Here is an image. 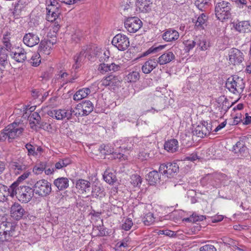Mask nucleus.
I'll return each instance as SVG.
<instances>
[{
	"mask_svg": "<svg viewBox=\"0 0 251 251\" xmlns=\"http://www.w3.org/2000/svg\"><path fill=\"white\" fill-rule=\"evenodd\" d=\"M234 29L240 33H249L251 32V22L250 21H237L233 23Z\"/></svg>",
	"mask_w": 251,
	"mask_h": 251,
	"instance_id": "obj_14",
	"label": "nucleus"
},
{
	"mask_svg": "<svg viewBox=\"0 0 251 251\" xmlns=\"http://www.w3.org/2000/svg\"><path fill=\"white\" fill-rule=\"evenodd\" d=\"M49 42L50 44V41H48L46 40L40 41V45L38 50V51L46 54H49L50 53V47L48 45Z\"/></svg>",
	"mask_w": 251,
	"mask_h": 251,
	"instance_id": "obj_37",
	"label": "nucleus"
},
{
	"mask_svg": "<svg viewBox=\"0 0 251 251\" xmlns=\"http://www.w3.org/2000/svg\"><path fill=\"white\" fill-rule=\"evenodd\" d=\"M58 75L59 76L57 78L58 79H61L62 81H64L66 84V80H67V77L69 76V74L66 72H63V71H60Z\"/></svg>",
	"mask_w": 251,
	"mask_h": 251,
	"instance_id": "obj_64",
	"label": "nucleus"
},
{
	"mask_svg": "<svg viewBox=\"0 0 251 251\" xmlns=\"http://www.w3.org/2000/svg\"><path fill=\"white\" fill-rule=\"evenodd\" d=\"M229 62L233 65H239L244 60L243 53L238 49L232 48L228 53Z\"/></svg>",
	"mask_w": 251,
	"mask_h": 251,
	"instance_id": "obj_13",
	"label": "nucleus"
},
{
	"mask_svg": "<svg viewBox=\"0 0 251 251\" xmlns=\"http://www.w3.org/2000/svg\"><path fill=\"white\" fill-rule=\"evenodd\" d=\"M11 166L15 171H17L18 174L22 171H25L26 169V166L20 160L13 161L11 162Z\"/></svg>",
	"mask_w": 251,
	"mask_h": 251,
	"instance_id": "obj_39",
	"label": "nucleus"
},
{
	"mask_svg": "<svg viewBox=\"0 0 251 251\" xmlns=\"http://www.w3.org/2000/svg\"><path fill=\"white\" fill-rule=\"evenodd\" d=\"M220 175L218 174H207L202 178V180H209V183H211L212 185H214V183L212 182V180H215L217 179H219Z\"/></svg>",
	"mask_w": 251,
	"mask_h": 251,
	"instance_id": "obj_52",
	"label": "nucleus"
},
{
	"mask_svg": "<svg viewBox=\"0 0 251 251\" xmlns=\"http://www.w3.org/2000/svg\"><path fill=\"white\" fill-rule=\"evenodd\" d=\"M24 128L20 123L14 122L8 126L0 133V140L4 141L6 138L13 140L19 137L23 132Z\"/></svg>",
	"mask_w": 251,
	"mask_h": 251,
	"instance_id": "obj_4",
	"label": "nucleus"
},
{
	"mask_svg": "<svg viewBox=\"0 0 251 251\" xmlns=\"http://www.w3.org/2000/svg\"><path fill=\"white\" fill-rule=\"evenodd\" d=\"M25 5V0H19L15 4L14 11H20Z\"/></svg>",
	"mask_w": 251,
	"mask_h": 251,
	"instance_id": "obj_60",
	"label": "nucleus"
},
{
	"mask_svg": "<svg viewBox=\"0 0 251 251\" xmlns=\"http://www.w3.org/2000/svg\"><path fill=\"white\" fill-rule=\"evenodd\" d=\"M247 148L245 145V142L243 140L238 141L232 148V151L238 156L245 157L247 153Z\"/></svg>",
	"mask_w": 251,
	"mask_h": 251,
	"instance_id": "obj_23",
	"label": "nucleus"
},
{
	"mask_svg": "<svg viewBox=\"0 0 251 251\" xmlns=\"http://www.w3.org/2000/svg\"><path fill=\"white\" fill-rule=\"evenodd\" d=\"M26 149L27 150V154L28 155L36 156L38 152L36 151V148L30 144H26L25 146Z\"/></svg>",
	"mask_w": 251,
	"mask_h": 251,
	"instance_id": "obj_53",
	"label": "nucleus"
},
{
	"mask_svg": "<svg viewBox=\"0 0 251 251\" xmlns=\"http://www.w3.org/2000/svg\"><path fill=\"white\" fill-rule=\"evenodd\" d=\"M210 3V0H196L195 4L201 11H203Z\"/></svg>",
	"mask_w": 251,
	"mask_h": 251,
	"instance_id": "obj_44",
	"label": "nucleus"
},
{
	"mask_svg": "<svg viewBox=\"0 0 251 251\" xmlns=\"http://www.w3.org/2000/svg\"><path fill=\"white\" fill-rule=\"evenodd\" d=\"M11 33L10 32H6L3 35L2 38V43L4 45V48L9 52L13 50L14 47L12 46L11 42Z\"/></svg>",
	"mask_w": 251,
	"mask_h": 251,
	"instance_id": "obj_36",
	"label": "nucleus"
},
{
	"mask_svg": "<svg viewBox=\"0 0 251 251\" xmlns=\"http://www.w3.org/2000/svg\"><path fill=\"white\" fill-rule=\"evenodd\" d=\"M205 219V217L203 215H198L196 213H193L190 217L189 220L191 222H197L198 221H202Z\"/></svg>",
	"mask_w": 251,
	"mask_h": 251,
	"instance_id": "obj_57",
	"label": "nucleus"
},
{
	"mask_svg": "<svg viewBox=\"0 0 251 251\" xmlns=\"http://www.w3.org/2000/svg\"><path fill=\"white\" fill-rule=\"evenodd\" d=\"M142 25V21L136 17L128 18L125 22V26L130 33L137 32L141 28Z\"/></svg>",
	"mask_w": 251,
	"mask_h": 251,
	"instance_id": "obj_11",
	"label": "nucleus"
},
{
	"mask_svg": "<svg viewBox=\"0 0 251 251\" xmlns=\"http://www.w3.org/2000/svg\"><path fill=\"white\" fill-rule=\"evenodd\" d=\"M86 58L84 51L82 49L81 51L74 56L75 63L73 65V68L75 69H78Z\"/></svg>",
	"mask_w": 251,
	"mask_h": 251,
	"instance_id": "obj_29",
	"label": "nucleus"
},
{
	"mask_svg": "<svg viewBox=\"0 0 251 251\" xmlns=\"http://www.w3.org/2000/svg\"><path fill=\"white\" fill-rule=\"evenodd\" d=\"M47 167L46 162H40L36 164L33 168V172L36 175L41 174Z\"/></svg>",
	"mask_w": 251,
	"mask_h": 251,
	"instance_id": "obj_42",
	"label": "nucleus"
},
{
	"mask_svg": "<svg viewBox=\"0 0 251 251\" xmlns=\"http://www.w3.org/2000/svg\"><path fill=\"white\" fill-rule=\"evenodd\" d=\"M88 60H92L95 57H99L101 53V49L94 45L84 46L82 48Z\"/></svg>",
	"mask_w": 251,
	"mask_h": 251,
	"instance_id": "obj_15",
	"label": "nucleus"
},
{
	"mask_svg": "<svg viewBox=\"0 0 251 251\" xmlns=\"http://www.w3.org/2000/svg\"><path fill=\"white\" fill-rule=\"evenodd\" d=\"M158 64L157 59L150 58L143 64L141 70L144 74H149L157 67Z\"/></svg>",
	"mask_w": 251,
	"mask_h": 251,
	"instance_id": "obj_20",
	"label": "nucleus"
},
{
	"mask_svg": "<svg viewBox=\"0 0 251 251\" xmlns=\"http://www.w3.org/2000/svg\"><path fill=\"white\" fill-rule=\"evenodd\" d=\"M200 251H217V249L213 245L207 244L201 247Z\"/></svg>",
	"mask_w": 251,
	"mask_h": 251,
	"instance_id": "obj_62",
	"label": "nucleus"
},
{
	"mask_svg": "<svg viewBox=\"0 0 251 251\" xmlns=\"http://www.w3.org/2000/svg\"><path fill=\"white\" fill-rule=\"evenodd\" d=\"M199 43L197 44L198 47L201 50H206L209 47V43L207 42L206 39L202 37H198Z\"/></svg>",
	"mask_w": 251,
	"mask_h": 251,
	"instance_id": "obj_45",
	"label": "nucleus"
},
{
	"mask_svg": "<svg viewBox=\"0 0 251 251\" xmlns=\"http://www.w3.org/2000/svg\"><path fill=\"white\" fill-rule=\"evenodd\" d=\"M112 44L119 50H125L129 46L128 38L123 34H118L114 37Z\"/></svg>",
	"mask_w": 251,
	"mask_h": 251,
	"instance_id": "obj_9",
	"label": "nucleus"
},
{
	"mask_svg": "<svg viewBox=\"0 0 251 251\" xmlns=\"http://www.w3.org/2000/svg\"><path fill=\"white\" fill-rule=\"evenodd\" d=\"M31 172L29 171H26L23 174L20 176L17 179V180L14 182H17V184L20 185V182L25 180L30 175Z\"/></svg>",
	"mask_w": 251,
	"mask_h": 251,
	"instance_id": "obj_61",
	"label": "nucleus"
},
{
	"mask_svg": "<svg viewBox=\"0 0 251 251\" xmlns=\"http://www.w3.org/2000/svg\"><path fill=\"white\" fill-rule=\"evenodd\" d=\"M24 128L20 123L14 122L8 126L0 133V140L4 141L6 138L13 140L19 137L23 132Z\"/></svg>",
	"mask_w": 251,
	"mask_h": 251,
	"instance_id": "obj_3",
	"label": "nucleus"
},
{
	"mask_svg": "<svg viewBox=\"0 0 251 251\" xmlns=\"http://www.w3.org/2000/svg\"><path fill=\"white\" fill-rule=\"evenodd\" d=\"M98 70L102 74L109 72L110 71L109 64L101 63L99 66Z\"/></svg>",
	"mask_w": 251,
	"mask_h": 251,
	"instance_id": "obj_59",
	"label": "nucleus"
},
{
	"mask_svg": "<svg viewBox=\"0 0 251 251\" xmlns=\"http://www.w3.org/2000/svg\"><path fill=\"white\" fill-rule=\"evenodd\" d=\"M30 63L34 67H37L40 65L41 59L39 53H35L32 56L30 60Z\"/></svg>",
	"mask_w": 251,
	"mask_h": 251,
	"instance_id": "obj_50",
	"label": "nucleus"
},
{
	"mask_svg": "<svg viewBox=\"0 0 251 251\" xmlns=\"http://www.w3.org/2000/svg\"><path fill=\"white\" fill-rule=\"evenodd\" d=\"M23 41L27 46L32 47L40 42V38L37 34L30 32L24 35Z\"/></svg>",
	"mask_w": 251,
	"mask_h": 251,
	"instance_id": "obj_19",
	"label": "nucleus"
},
{
	"mask_svg": "<svg viewBox=\"0 0 251 251\" xmlns=\"http://www.w3.org/2000/svg\"><path fill=\"white\" fill-rule=\"evenodd\" d=\"M11 185L8 187L7 186L0 183V202L4 201L6 197H11Z\"/></svg>",
	"mask_w": 251,
	"mask_h": 251,
	"instance_id": "obj_31",
	"label": "nucleus"
},
{
	"mask_svg": "<svg viewBox=\"0 0 251 251\" xmlns=\"http://www.w3.org/2000/svg\"><path fill=\"white\" fill-rule=\"evenodd\" d=\"M9 55L18 63H23L26 59V52L22 48H15V50L9 52Z\"/></svg>",
	"mask_w": 251,
	"mask_h": 251,
	"instance_id": "obj_16",
	"label": "nucleus"
},
{
	"mask_svg": "<svg viewBox=\"0 0 251 251\" xmlns=\"http://www.w3.org/2000/svg\"><path fill=\"white\" fill-rule=\"evenodd\" d=\"M78 109L81 108V112L84 116L88 115L94 109V105L90 100H84L78 103Z\"/></svg>",
	"mask_w": 251,
	"mask_h": 251,
	"instance_id": "obj_24",
	"label": "nucleus"
},
{
	"mask_svg": "<svg viewBox=\"0 0 251 251\" xmlns=\"http://www.w3.org/2000/svg\"><path fill=\"white\" fill-rule=\"evenodd\" d=\"M154 219L153 214L151 212H149L142 219V221L145 225L150 226L154 223Z\"/></svg>",
	"mask_w": 251,
	"mask_h": 251,
	"instance_id": "obj_47",
	"label": "nucleus"
},
{
	"mask_svg": "<svg viewBox=\"0 0 251 251\" xmlns=\"http://www.w3.org/2000/svg\"><path fill=\"white\" fill-rule=\"evenodd\" d=\"M7 55L3 48H0V70L3 71L7 64Z\"/></svg>",
	"mask_w": 251,
	"mask_h": 251,
	"instance_id": "obj_38",
	"label": "nucleus"
},
{
	"mask_svg": "<svg viewBox=\"0 0 251 251\" xmlns=\"http://www.w3.org/2000/svg\"><path fill=\"white\" fill-rule=\"evenodd\" d=\"M142 182V178L140 176L137 175H133L131 177V183L134 186H139Z\"/></svg>",
	"mask_w": 251,
	"mask_h": 251,
	"instance_id": "obj_55",
	"label": "nucleus"
},
{
	"mask_svg": "<svg viewBox=\"0 0 251 251\" xmlns=\"http://www.w3.org/2000/svg\"><path fill=\"white\" fill-rule=\"evenodd\" d=\"M60 5H55V6H53L52 5H47L46 10L47 11H49L50 12H54L57 13V14H60L61 12V10L60 9Z\"/></svg>",
	"mask_w": 251,
	"mask_h": 251,
	"instance_id": "obj_58",
	"label": "nucleus"
},
{
	"mask_svg": "<svg viewBox=\"0 0 251 251\" xmlns=\"http://www.w3.org/2000/svg\"><path fill=\"white\" fill-rule=\"evenodd\" d=\"M146 180L150 183V185H154L160 179L159 173L155 170L150 172L146 176Z\"/></svg>",
	"mask_w": 251,
	"mask_h": 251,
	"instance_id": "obj_30",
	"label": "nucleus"
},
{
	"mask_svg": "<svg viewBox=\"0 0 251 251\" xmlns=\"http://www.w3.org/2000/svg\"><path fill=\"white\" fill-rule=\"evenodd\" d=\"M75 187L82 193L89 192L91 190V183L88 180L79 179L76 182Z\"/></svg>",
	"mask_w": 251,
	"mask_h": 251,
	"instance_id": "obj_25",
	"label": "nucleus"
},
{
	"mask_svg": "<svg viewBox=\"0 0 251 251\" xmlns=\"http://www.w3.org/2000/svg\"><path fill=\"white\" fill-rule=\"evenodd\" d=\"M91 93V90L88 88H83L77 91L74 96L75 100H80L86 98Z\"/></svg>",
	"mask_w": 251,
	"mask_h": 251,
	"instance_id": "obj_35",
	"label": "nucleus"
},
{
	"mask_svg": "<svg viewBox=\"0 0 251 251\" xmlns=\"http://www.w3.org/2000/svg\"><path fill=\"white\" fill-rule=\"evenodd\" d=\"M179 171V166L176 163L168 162L161 164L159 168V172L168 177H173Z\"/></svg>",
	"mask_w": 251,
	"mask_h": 251,
	"instance_id": "obj_8",
	"label": "nucleus"
},
{
	"mask_svg": "<svg viewBox=\"0 0 251 251\" xmlns=\"http://www.w3.org/2000/svg\"><path fill=\"white\" fill-rule=\"evenodd\" d=\"M16 224L8 222H2L0 224V242H8L16 236Z\"/></svg>",
	"mask_w": 251,
	"mask_h": 251,
	"instance_id": "obj_5",
	"label": "nucleus"
},
{
	"mask_svg": "<svg viewBox=\"0 0 251 251\" xmlns=\"http://www.w3.org/2000/svg\"><path fill=\"white\" fill-rule=\"evenodd\" d=\"M164 149L170 152H175L178 148V143L176 139H172L166 141L164 145Z\"/></svg>",
	"mask_w": 251,
	"mask_h": 251,
	"instance_id": "obj_28",
	"label": "nucleus"
},
{
	"mask_svg": "<svg viewBox=\"0 0 251 251\" xmlns=\"http://www.w3.org/2000/svg\"><path fill=\"white\" fill-rule=\"evenodd\" d=\"M207 20V16L204 13H202L198 18L197 21L196 22L195 26L199 29H203L204 26L206 25V22Z\"/></svg>",
	"mask_w": 251,
	"mask_h": 251,
	"instance_id": "obj_40",
	"label": "nucleus"
},
{
	"mask_svg": "<svg viewBox=\"0 0 251 251\" xmlns=\"http://www.w3.org/2000/svg\"><path fill=\"white\" fill-rule=\"evenodd\" d=\"M10 214L13 219L19 221L26 214V211L20 204L15 202L10 207Z\"/></svg>",
	"mask_w": 251,
	"mask_h": 251,
	"instance_id": "obj_12",
	"label": "nucleus"
},
{
	"mask_svg": "<svg viewBox=\"0 0 251 251\" xmlns=\"http://www.w3.org/2000/svg\"><path fill=\"white\" fill-rule=\"evenodd\" d=\"M199 40L198 37L196 36L193 39H189L185 41L183 43L184 44V50L186 52H189L191 50H193L194 47L197 46Z\"/></svg>",
	"mask_w": 251,
	"mask_h": 251,
	"instance_id": "obj_33",
	"label": "nucleus"
},
{
	"mask_svg": "<svg viewBox=\"0 0 251 251\" xmlns=\"http://www.w3.org/2000/svg\"><path fill=\"white\" fill-rule=\"evenodd\" d=\"M103 177L104 180L109 184H113L117 180L116 175L109 169L105 170Z\"/></svg>",
	"mask_w": 251,
	"mask_h": 251,
	"instance_id": "obj_34",
	"label": "nucleus"
},
{
	"mask_svg": "<svg viewBox=\"0 0 251 251\" xmlns=\"http://www.w3.org/2000/svg\"><path fill=\"white\" fill-rule=\"evenodd\" d=\"M59 16L60 14H57V13L54 12L50 11V12L49 11H47L46 19L48 21L53 22L56 20H60Z\"/></svg>",
	"mask_w": 251,
	"mask_h": 251,
	"instance_id": "obj_49",
	"label": "nucleus"
},
{
	"mask_svg": "<svg viewBox=\"0 0 251 251\" xmlns=\"http://www.w3.org/2000/svg\"><path fill=\"white\" fill-rule=\"evenodd\" d=\"M101 53H100L99 60L100 62H107L110 56V51L108 50H101Z\"/></svg>",
	"mask_w": 251,
	"mask_h": 251,
	"instance_id": "obj_51",
	"label": "nucleus"
},
{
	"mask_svg": "<svg viewBox=\"0 0 251 251\" xmlns=\"http://www.w3.org/2000/svg\"><path fill=\"white\" fill-rule=\"evenodd\" d=\"M165 47L166 45H159L158 46H153L146 51L144 52L142 56H146L151 53L157 52L163 49Z\"/></svg>",
	"mask_w": 251,
	"mask_h": 251,
	"instance_id": "obj_46",
	"label": "nucleus"
},
{
	"mask_svg": "<svg viewBox=\"0 0 251 251\" xmlns=\"http://www.w3.org/2000/svg\"><path fill=\"white\" fill-rule=\"evenodd\" d=\"M232 3L221 0L215 3V14L219 20L224 22L231 17Z\"/></svg>",
	"mask_w": 251,
	"mask_h": 251,
	"instance_id": "obj_2",
	"label": "nucleus"
},
{
	"mask_svg": "<svg viewBox=\"0 0 251 251\" xmlns=\"http://www.w3.org/2000/svg\"><path fill=\"white\" fill-rule=\"evenodd\" d=\"M140 77V73L138 72L133 71L126 75V79L128 82H135L139 80Z\"/></svg>",
	"mask_w": 251,
	"mask_h": 251,
	"instance_id": "obj_48",
	"label": "nucleus"
},
{
	"mask_svg": "<svg viewBox=\"0 0 251 251\" xmlns=\"http://www.w3.org/2000/svg\"><path fill=\"white\" fill-rule=\"evenodd\" d=\"M119 81L118 77L113 75H109L104 77L101 80V83L102 85L107 86H113L115 85L117 82Z\"/></svg>",
	"mask_w": 251,
	"mask_h": 251,
	"instance_id": "obj_32",
	"label": "nucleus"
},
{
	"mask_svg": "<svg viewBox=\"0 0 251 251\" xmlns=\"http://www.w3.org/2000/svg\"><path fill=\"white\" fill-rule=\"evenodd\" d=\"M71 163V160L69 158L60 159L59 161L55 164V170H58L63 167H65Z\"/></svg>",
	"mask_w": 251,
	"mask_h": 251,
	"instance_id": "obj_43",
	"label": "nucleus"
},
{
	"mask_svg": "<svg viewBox=\"0 0 251 251\" xmlns=\"http://www.w3.org/2000/svg\"><path fill=\"white\" fill-rule=\"evenodd\" d=\"M91 196L97 199H102L105 196L104 188L100 185H95L92 188Z\"/></svg>",
	"mask_w": 251,
	"mask_h": 251,
	"instance_id": "obj_27",
	"label": "nucleus"
},
{
	"mask_svg": "<svg viewBox=\"0 0 251 251\" xmlns=\"http://www.w3.org/2000/svg\"><path fill=\"white\" fill-rule=\"evenodd\" d=\"M212 127L211 123L203 121L201 125L196 126L192 132L194 135H196L201 138H203L209 135L211 132H213Z\"/></svg>",
	"mask_w": 251,
	"mask_h": 251,
	"instance_id": "obj_10",
	"label": "nucleus"
},
{
	"mask_svg": "<svg viewBox=\"0 0 251 251\" xmlns=\"http://www.w3.org/2000/svg\"><path fill=\"white\" fill-rule=\"evenodd\" d=\"M121 68L122 65L121 64H116L115 63L109 64L110 71L117 72L120 70Z\"/></svg>",
	"mask_w": 251,
	"mask_h": 251,
	"instance_id": "obj_63",
	"label": "nucleus"
},
{
	"mask_svg": "<svg viewBox=\"0 0 251 251\" xmlns=\"http://www.w3.org/2000/svg\"><path fill=\"white\" fill-rule=\"evenodd\" d=\"M78 104L76 105L74 109L71 108L70 110H67L68 113L70 115L69 118H68L69 120L72 119L73 115L77 117L84 116L83 115H82V112H81V108L78 109Z\"/></svg>",
	"mask_w": 251,
	"mask_h": 251,
	"instance_id": "obj_41",
	"label": "nucleus"
},
{
	"mask_svg": "<svg viewBox=\"0 0 251 251\" xmlns=\"http://www.w3.org/2000/svg\"><path fill=\"white\" fill-rule=\"evenodd\" d=\"M34 193L39 196L44 197L49 196L51 192V184L47 179L37 181L33 186Z\"/></svg>",
	"mask_w": 251,
	"mask_h": 251,
	"instance_id": "obj_7",
	"label": "nucleus"
},
{
	"mask_svg": "<svg viewBox=\"0 0 251 251\" xmlns=\"http://www.w3.org/2000/svg\"><path fill=\"white\" fill-rule=\"evenodd\" d=\"M11 197L16 196L17 199L22 203H27L32 198L34 190L27 186L19 185L17 182L11 185Z\"/></svg>",
	"mask_w": 251,
	"mask_h": 251,
	"instance_id": "obj_1",
	"label": "nucleus"
},
{
	"mask_svg": "<svg viewBox=\"0 0 251 251\" xmlns=\"http://www.w3.org/2000/svg\"><path fill=\"white\" fill-rule=\"evenodd\" d=\"M152 4L151 0H136V11L139 13H148L151 10Z\"/></svg>",
	"mask_w": 251,
	"mask_h": 251,
	"instance_id": "obj_17",
	"label": "nucleus"
},
{
	"mask_svg": "<svg viewBox=\"0 0 251 251\" xmlns=\"http://www.w3.org/2000/svg\"><path fill=\"white\" fill-rule=\"evenodd\" d=\"M226 87L233 94L241 93L245 88V83L242 78L234 75L227 79Z\"/></svg>",
	"mask_w": 251,
	"mask_h": 251,
	"instance_id": "obj_6",
	"label": "nucleus"
},
{
	"mask_svg": "<svg viewBox=\"0 0 251 251\" xmlns=\"http://www.w3.org/2000/svg\"><path fill=\"white\" fill-rule=\"evenodd\" d=\"M133 226V222L131 219L126 218L122 225L121 227L125 230H129Z\"/></svg>",
	"mask_w": 251,
	"mask_h": 251,
	"instance_id": "obj_54",
	"label": "nucleus"
},
{
	"mask_svg": "<svg viewBox=\"0 0 251 251\" xmlns=\"http://www.w3.org/2000/svg\"><path fill=\"white\" fill-rule=\"evenodd\" d=\"M47 114L52 118L57 120H69L70 114L66 109H53L48 111Z\"/></svg>",
	"mask_w": 251,
	"mask_h": 251,
	"instance_id": "obj_18",
	"label": "nucleus"
},
{
	"mask_svg": "<svg viewBox=\"0 0 251 251\" xmlns=\"http://www.w3.org/2000/svg\"><path fill=\"white\" fill-rule=\"evenodd\" d=\"M179 37V33L173 28L166 29L162 35L163 39L166 42L175 41L178 39Z\"/></svg>",
	"mask_w": 251,
	"mask_h": 251,
	"instance_id": "obj_21",
	"label": "nucleus"
},
{
	"mask_svg": "<svg viewBox=\"0 0 251 251\" xmlns=\"http://www.w3.org/2000/svg\"><path fill=\"white\" fill-rule=\"evenodd\" d=\"M41 120V118L40 115L36 112H34L32 113L29 117V122L30 123L33 122L34 123L33 121L35 120L36 124H40Z\"/></svg>",
	"mask_w": 251,
	"mask_h": 251,
	"instance_id": "obj_56",
	"label": "nucleus"
},
{
	"mask_svg": "<svg viewBox=\"0 0 251 251\" xmlns=\"http://www.w3.org/2000/svg\"><path fill=\"white\" fill-rule=\"evenodd\" d=\"M176 56L172 50H170L165 51L157 60L160 65H165L174 60Z\"/></svg>",
	"mask_w": 251,
	"mask_h": 251,
	"instance_id": "obj_22",
	"label": "nucleus"
},
{
	"mask_svg": "<svg viewBox=\"0 0 251 251\" xmlns=\"http://www.w3.org/2000/svg\"><path fill=\"white\" fill-rule=\"evenodd\" d=\"M53 184L59 191H63L66 189L69 186V180L67 177H58L53 181Z\"/></svg>",
	"mask_w": 251,
	"mask_h": 251,
	"instance_id": "obj_26",
	"label": "nucleus"
}]
</instances>
